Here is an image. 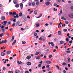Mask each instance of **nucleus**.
Returning <instances> with one entry per match:
<instances>
[{
	"instance_id": "60",
	"label": "nucleus",
	"mask_w": 73,
	"mask_h": 73,
	"mask_svg": "<svg viewBox=\"0 0 73 73\" xmlns=\"http://www.w3.org/2000/svg\"><path fill=\"white\" fill-rule=\"evenodd\" d=\"M68 3H72V1H68Z\"/></svg>"
},
{
	"instance_id": "57",
	"label": "nucleus",
	"mask_w": 73,
	"mask_h": 73,
	"mask_svg": "<svg viewBox=\"0 0 73 73\" xmlns=\"http://www.w3.org/2000/svg\"><path fill=\"white\" fill-rule=\"evenodd\" d=\"M7 23H8V25H9V24H11V22H8Z\"/></svg>"
},
{
	"instance_id": "18",
	"label": "nucleus",
	"mask_w": 73,
	"mask_h": 73,
	"mask_svg": "<svg viewBox=\"0 0 73 73\" xmlns=\"http://www.w3.org/2000/svg\"><path fill=\"white\" fill-rule=\"evenodd\" d=\"M62 20H66V19L64 17H62L61 18Z\"/></svg>"
},
{
	"instance_id": "7",
	"label": "nucleus",
	"mask_w": 73,
	"mask_h": 73,
	"mask_svg": "<svg viewBox=\"0 0 73 73\" xmlns=\"http://www.w3.org/2000/svg\"><path fill=\"white\" fill-rule=\"evenodd\" d=\"M45 4L46 5H49L50 4V2H46L45 3Z\"/></svg>"
},
{
	"instance_id": "5",
	"label": "nucleus",
	"mask_w": 73,
	"mask_h": 73,
	"mask_svg": "<svg viewBox=\"0 0 73 73\" xmlns=\"http://www.w3.org/2000/svg\"><path fill=\"white\" fill-rule=\"evenodd\" d=\"M31 56H27L26 57L27 59L28 60H30L31 59Z\"/></svg>"
},
{
	"instance_id": "53",
	"label": "nucleus",
	"mask_w": 73,
	"mask_h": 73,
	"mask_svg": "<svg viewBox=\"0 0 73 73\" xmlns=\"http://www.w3.org/2000/svg\"><path fill=\"white\" fill-rule=\"evenodd\" d=\"M17 63L18 64V65H20V62L19 60L17 61Z\"/></svg>"
},
{
	"instance_id": "19",
	"label": "nucleus",
	"mask_w": 73,
	"mask_h": 73,
	"mask_svg": "<svg viewBox=\"0 0 73 73\" xmlns=\"http://www.w3.org/2000/svg\"><path fill=\"white\" fill-rule=\"evenodd\" d=\"M67 37H68V38H71V36H69V33L67 34Z\"/></svg>"
},
{
	"instance_id": "24",
	"label": "nucleus",
	"mask_w": 73,
	"mask_h": 73,
	"mask_svg": "<svg viewBox=\"0 0 73 73\" xmlns=\"http://www.w3.org/2000/svg\"><path fill=\"white\" fill-rule=\"evenodd\" d=\"M4 35V33H2L0 34V37H3V36Z\"/></svg>"
},
{
	"instance_id": "54",
	"label": "nucleus",
	"mask_w": 73,
	"mask_h": 73,
	"mask_svg": "<svg viewBox=\"0 0 73 73\" xmlns=\"http://www.w3.org/2000/svg\"><path fill=\"white\" fill-rule=\"evenodd\" d=\"M49 58H51V57H52V55H49Z\"/></svg>"
},
{
	"instance_id": "2",
	"label": "nucleus",
	"mask_w": 73,
	"mask_h": 73,
	"mask_svg": "<svg viewBox=\"0 0 73 73\" xmlns=\"http://www.w3.org/2000/svg\"><path fill=\"white\" fill-rule=\"evenodd\" d=\"M4 43H5V44H6L7 43V40H5L4 41H2L1 42H0V44H4Z\"/></svg>"
},
{
	"instance_id": "58",
	"label": "nucleus",
	"mask_w": 73,
	"mask_h": 73,
	"mask_svg": "<svg viewBox=\"0 0 73 73\" xmlns=\"http://www.w3.org/2000/svg\"><path fill=\"white\" fill-rule=\"evenodd\" d=\"M16 16L17 18H18V17H19V15H18V14H17Z\"/></svg>"
},
{
	"instance_id": "34",
	"label": "nucleus",
	"mask_w": 73,
	"mask_h": 73,
	"mask_svg": "<svg viewBox=\"0 0 73 73\" xmlns=\"http://www.w3.org/2000/svg\"><path fill=\"white\" fill-rule=\"evenodd\" d=\"M38 54H39V52H36L35 54V55H38Z\"/></svg>"
},
{
	"instance_id": "52",
	"label": "nucleus",
	"mask_w": 73,
	"mask_h": 73,
	"mask_svg": "<svg viewBox=\"0 0 73 73\" xmlns=\"http://www.w3.org/2000/svg\"><path fill=\"white\" fill-rule=\"evenodd\" d=\"M72 42H73V41L71 40L70 41H69V43H70V44H72Z\"/></svg>"
},
{
	"instance_id": "59",
	"label": "nucleus",
	"mask_w": 73,
	"mask_h": 73,
	"mask_svg": "<svg viewBox=\"0 0 73 73\" xmlns=\"http://www.w3.org/2000/svg\"><path fill=\"white\" fill-rule=\"evenodd\" d=\"M49 65H47L46 66V68H49Z\"/></svg>"
},
{
	"instance_id": "41",
	"label": "nucleus",
	"mask_w": 73,
	"mask_h": 73,
	"mask_svg": "<svg viewBox=\"0 0 73 73\" xmlns=\"http://www.w3.org/2000/svg\"><path fill=\"white\" fill-rule=\"evenodd\" d=\"M66 40L67 42H68L69 41V38H66Z\"/></svg>"
},
{
	"instance_id": "23",
	"label": "nucleus",
	"mask_w": 73,
	"mask_h": 73,
	"mask_svg": "<svg viewBox=\"0 0 73 73\" xmlns=\"http://www.w3.org/2000/svg\"><path fill=\"white\" fill-rule=\"evenodd\" d=\"M40 3L38 1L36 2V5H38Z\"/></svg>"
},
{
	"instance_id": "28",
	"label": "nucleus",
	"mask_w": 73,
	"mask_h": 73,
	"mask_svg": "<svg viewBox=\"0 0 73 73\" xmlns=\"http://www.w3.org/2000/svg\"><path fill=\"white\" fill-rule=\"evenodd\" d=\"M42 16V14L40 15L39 16L37 17V19H38V18H40V17H41Z\"/></svg>"
},
{
	"instance_id": "17",
	"label": "nucleus",
	"mask_w": 73,
	"mask_h": 73,
	"mask_svg": "<svg viewBox=\"0 0 73 73\" xmlns=\"http://www.w3.org/2000/svg\"><path fill=\"white\" fill-rule=\"evenodd\" d=\"M11 53V51H8L7 52V54H9Z\"/></svg>"
},
{
	"instance_id": "51",
	"label": "nucleus",
	"mask_w": 73,
	"mask_h": 73,
	"mask_svg": "<svg viewBox=\"0 0 73 73\" xmlns=\"http://www.w3.org/2000/svg\"><path fill=\"white\" fill-rule=\"evenodd\" d=\"M22 17H23V19H24V18H25V17H25V15H23Z\"/></svg>"
},
{
	"instance_id": "39",
	"label": "nucleus",
	"mask_w": 73,
	"mask_h": 73,
	"mask_svg": "<svg viewBox=\"0 0 73 73\" xmlns=\"http://www.w3.org/2000/svg\"><path fill=\"white\" fill-rule=\"evenodd\" d=\"M39 25L40 24L39 23H38L37 24H36V27H38Z\"/></svg>"
},
{
	"instance_id": "38",
	"label": "nucleus",
	"mask_w": 73,
	"mask_h": 73,
	"mask_svg": "<svg viewBox=\"0 0 73 73\" xmlns=\"http://www.w3.org/2000/svg\"><path fill=\"white\" fill-rule=\"evenodd\" d=\"M6 69V68H5V67H3V70H5Z\"/></svg>"
},
{
	"instance_id": "15",
	"label": "nucleus",
	"mask_w": 73,
	"mask_h": 73,
	"mask_svg": "<svg viewBox=\"0 0 73 73\" xmlns=\"http://www.w3.org/2000/svg\"><path fill=\"white\" fill-rule=\"evenodd\" d=\"M15 7L16 8H19V4H16V5L15 6Z\"/></svg>"
},
{
	"instance_id": "49",
	"label": "nucleus",
	"mask_w": 73,
	"mask_h": 73,
	"mask_svg": "<svg viewBox=\"0 0 73 73\" xmlns=\"http://www.w3.org/2000/svg\"><path fill=\"white\" fill-rule=\"evenodd\" d=\"M39 40L41 41V40H42V37H40L39 38Z\"/></svg>"
},
{
	"instance_id": "43",
	"label": "nucleus",
	"mask_w": 73,
	"mask_h": 73,
	"mask_svg": "<svg viewBox=\"0 0 73 73\" xmlns=\"http://www.w3.org/2000/svg\"><path fill=\"white\" fill-rule=\"evenodd\" d=\"M65 23L66 24H69V22L67 21H65Z\"/></svg>"
},
{
	"instance_id": "64",
	"label": "nucleus",
	"mask_w": 73,
	"mask_h": 73,
	"mask_svg": "<svg viewBox=\"0 0 73 73\" xmlns=\"http://www.w3.org/2000/svg\"><path fill=\"white\" fill-rule=\"evenodd\" d=\"M70 9H73V6H71L70 7Z\"/></svg>"
},
{
	"instance_id": "27",
	"label": "nucleus",
	"mask_w": 73,
	"mask_h": 73,
	"mask_svg": "<svg viewBox=\"0 0 73 73\" xmlns=\"http://www.w3.org/2000/svg\"><path fill=\"white\" fill-rule=\"evenodd\" d=\"M62 10H61L60 11V13H59L60 15H61L62 14Z\"/></svg>"
},
{
	"instance_id": "22",
	"label": "nucleus",
	"mask_w": 73,
	"mask_h": 73,
	"mask_svg": "<svg viewBox=\"0 0 73 73\" xmlns=\"http://www.w3.org/2000/svg\"><path fill=\"white\" fill-rule=\"evenodd\" d=\"M22 13H20L19 14V16L20 17L22 16Z\"/></svg>"
},
{
	"instance_id": "48",
	"label": "nucleus",
	"mask_w": 73,
	"mask_h": 73,
	"mask_svg": "<svg viewBox=\"0 0 73 73\" xmlns=\"http://www.w3.org/2000/svg\"><path fill=\"white\" fill-rule=\"evenodd\" d=\"M12 14V12H9V15H11Z\"/></svg>"
},
{
	"instance_id": "61",
	"label": "nucleus",
	"mask_w": 73,
	"mask_h": 73,
	"mask_svg": "<svg viewBox=\"0 0 73 73\" xmlns=\"http://www.w3.org/2000/svg\"><path fill=\"white\" fill-rule=\"evenodd\" d=\"M68 68H70V64H68Z\"/></svg>"
},
{
	"instance_id": "9",
	"label": "nucleus",
	"mask_w": 73,
	"mask_h": 73,
	"mask_svg": "<svg viewBox=\"0 0 73 73\" xmlns=\"http://www.w3.org/2000/svg\"><path fill=\"white\" fill-rule=\"evenodd\" d=\"M20 7L21 9H23V4L22 3H21Z\"/></svg>"
},
{
	"instance_id": "21",
	"label": "nucleus",
	"mask_w": 73,
	"mask_h": 73,
	"mask_svg": "<svg viewBox=\"0 0 73 73\" xmlns=\"http://www.w3.org/2000/svg\"><path fill=\"white\" fill-rule=\"evenodd\" d=\"M19 71L18 70H16L15 71V73H19Z\"/></svg>"
},
{
	"instance_id": "32",
	"label": "nucleus",
	"mask_w": 73,
	"mask_h": 73,
	"mask_svg": "<svg viewBox=\"0 0 73 73\" xmlns=\"http://www.w3.org/2000/svg\"><path fill=\"white\" fill-rule=\"evenodd\" d=\"M66 52L67 53H70V51L69 50H68V51H66Z\"/></svg>"
},
{
	"instance_id": "8",
	"label": "nucleus",
	"mask_w": 73,
	"mask_h": 73,
	"mask_svg": "<svg viewBox=\"0 0 73 73\" xmlns=\"http://www.w3.org/2000/svg\"><path fill=\"white\" fill-rule=\"evenodd\" d=\"M16 14H17L16 12H13L12 13V15L13 16H15V15H16Z\"/></svg>"
},
{
	"instance_id": "25",
	"label": "nucleus",
	"mask_w": 73,
	"mask_h": 73,
	"mask_svg": "<svg viewBox=\"0 0 73 73\" xmlns=\"http://www.w3.org/2000/svg\"><path fill=\"white\" fill-rule=\"evenodd\" d=\"M67 65V64H66V63H65V62L63 63L62 64V65L64 66H65V65Z\"/></svg>"
},
{
	"instance_id": "46",
	"label": "nucleus",
	"mask_w": 73,
	"mask_h": 73,
	"mask_svg": "<svg viewBox=\"0 0 73 73\" xmlns=\"http://www.w3.org/2000/svg\"><path fill=\"white\" fill-rule=\"evenodd\" d=\"M8 73H13V71H9L8 72Z\"/></svg>"
},
{
	"instance_id": "30",
	"label": "nucleus",
	"mask_w": 73,
	"mask_h": 73,
	"mask_svg": "<svg viewBox=\"0 0 73 73\" xmlns=\"http://www.w3.org/2000/svg\"><path fill=\"white\" fill-rule=\"evenodd\" d=\"M22 43L23 44H25L26 42L25 41H22Z\"/></svg>"
},
{
	"instance_id": "11",
	"label": "nucleus",
	"mask_w": 73,
	"mask_h": 73,
	"mask_svg": "<svg viewBox=\"0 0 73 73\" xmlns=\"http://www.w3.org/2000/svg\"><path fill=\"white\" fill-rule=\"evenodd\" d=\"M27 64L28 66H29V65H31L32 64V63L31 62H28L27 63Z\"/></svg>"
},
{
	"instance_id": "6",
	"label": "nucleus",
	"mask_w": 73,
	"mask_h": 73,
	"mask_svg": "<svg viewBox=\"0 0 73 73\" xmlns=\"http://www.w3.org/2000/svg\"><path fill=\"white\" fill-rule=\"evenodd\" d=\"M14 38H15V36H12V39L10 40V42H12V41H13Z\"/></svg>"
},
{
	"instance_id": "33",
	"label": "nucleus",
	"mask_w": 73,
	"mask_h": 73,
	"mask_svg": "<svg viewBox=\"0 0 73 73\" xmlns=\"http://www.w3.org/2000/svg\"><path fill=\"white\" fill-rule=\"evenodd\" d=\"M32 5L33 6H35V2H33L32 3Z\"/></svg>"
},
{
	"instance_id": "55",
	"label": "nucleus",
	"mask_w": 73,
	"mask_h": 73,
	"mask_svg": "<svg viewBox=\"0 0 73 73\" xmlns=\"http://www.w3.org/2000/svg\"><path fill=\"white\" fill-rule=\"evenodd\" d=\"M1 28H2V29H4V26L3 25H2L1 27Z\"/></svg>"
},
{
	"instance_id": "29",
	"label": "nucleus",
	"mask_w": 73,
	"mask_h": 73,
	"mask_svg": "<svg viewBox=\"0 0 73 73\" xmlns=\"http://www.w3.org/2000/svg\"><path fill=\"white\" fill-rule=\"evenodd\" d=\"M58 35H60L61 34V32L60 31H59L58 32Z\"/></svg>"
},
{
	"instance_id": "63",
	"label": "nucleus",
	"mask_w": 73,
	"mask_h": 73,
	"mask_svg": "<svg viewBox=\"0 0 73 73\" xmlns=\"http://www.w3.org/2000/svg\"><path fill=\"white\" fill-rule=\"evenodd\" d=\"M39 63L41 64H42V60H41L40 62H39Z\"/></svg>"
},
{
	"instance_id": "20",
	"label": "nucleus",
	"mask_w": 73,
	"mask_h": 73,
	"mask_svg": "<svg viewBox=\"0 0 73 73\" xmlns=\"http://www.w3.org/2000/svg\"><path fill=\"white\" fill-rule=\"evenodd\" d=\"M60 44H64V42L62 40L60 42Z\"/></svg>"
},
{
	"instance_id": "36",
	"label": "nucleus",
	"mask_w": 73,
	"mask_h": 73,
	"mask_svg": "<svg viewBox=\"0 0 73 73\" xmlns=\"http://www.w3.org/2000/svg\"><path fill=\"white\" fill-rule=\"evenodd\" d=\"M36 60H39V59H40V57L37 56L36 58Z\"/></svg>"
},
{
	"instance_id": "35",
	"label": "nucleus",
	"mask_w": 73,
	"mask_h": 73,
	"mask_svg": "<svg viewBox=\"0 0 73 73\" xmlns=\"http://www.w3.org/2000/svg\"><path fill=\"white\" fill-rule=\"evenodd\" d=\"M3 23H4L5 24H6L7 23V21H4L3 22Z\"/></svg>"
},
{
	"instance_id": "45",
	"label": "nucleus",
	"mask_w": 73,
	"mask_h": 73,
	"mask_svg": "<svg viewBox=\"0 0 73 73\" xmlns=\"http://www.w3.org/2000/svg\"><path fill=\"white\" fill-rule=\"evenodd\" d=\"M38 67H41V64H39L38 65Z\"/></svg>"
},
{
	"instance_id": "12",
	"label": "nucleus",
	"mask_w": 73,
	"mask_h": 73,
	"mask_svg": "<svg viewBox=\"0 0 73 73\" xmlns=\"http://www.w3.org/2000/svg\"><path fill=\"white\" fill-rule=\"evenodd\" d=\"M1 20H5V17L4 16H3L1 17Z\"/></svg>"
},
{
	"instance_id": "62",
	"label": "nucleus",
	"mask_w": 73,
	"mask_h": 73,
	"mask_svg": "<svg viewBox=\"0 0 73 73\" xmlns=\"http://www.w3.org/2000/svg\"><path fill=\"white\" fill-rule=\"evenodd\" d=\"M12 26L13 27H15V23L13 24L12 25Z\"/></svg>"
},
{
	"instance_id": "13",
	"label": "nucleus",
	"mask_w": 73,
	"mask_h": 73,
	"mask_svg": "<svg viewBox=\"0 0 73 73\" xmlns=\"http://www.w3.org/2000/svg\"><path fill=\"white\" fill-rule=\"evenodd\" d=\"M50 44H51L52 47H54V44L53 43V42H51Z\"/></svg>"
},
{
	"instance_id": "4",
	"label": "nucleus",
	"mask_w": 73,
	"mask_h": 73,
	"mask_svg": "<svg viewBox=\"0 0 73 73\" xmlns=\"http://www.w3.org/2000/svg\"><path fill=\"white\" fill-rule=\"evenodd\" d=\"M51 62L50 61H46L45 62V63L49 65V64H50L51 63Z\"/></svg>"
},
{
	"instance_id": "37",
	"label": "nucleus",
	"mask_w": 73,
	"mask_h": 73,
	"mask_svg": "<svg viewBox=\"0 0 73 73\" xmlns=\"http://www.w3.org/2000/svg\"><path fill=\"white\" fill-rule=\"evenodd\" d=\"M5 29H3L2 31V32H5Z\"/></svg>"
},
{
	"instance_id": "56",
	"label": "nucleus",
	"mask_w": 73,
	"mask_h": 73,
	"mask_svg": "<svg viewBox=\"0 0 73 73\" xmlns=\"http://www.w3.org/2000/svg\"><path fill=\"white\" fill-rule=\"evenodd\" d=\"M57 11V9H56V8H54V11Z\"/></svg>"
},
{
	"instance_id": "47",
	"label": "nucleus",
	"mask_w": 73,
	"mask_h": 73,
	"mask_svg": "<svg viewBox=\"0 0 73 73\" xmlns=\"http://www.w3.org/2000/svg\"><path fill=\"white\" fill-rule=\"evenodd\" d=\"M23 19H24V20H25V21H27V18H26V17L25 18H24Z\"/></svg>"
},
{
	"instance_id": "44",
	"label": "nucleus",
	"mask_w": 73,
	"mask_h": 73,
	"mask_svg": "<svg viewBox=\"0 0 73 73\" xmlns=\"http://www.w3.org/2000/svg\"><path fill=\"white\" fill-rule=\"evenodd\" d=\"M63 31L64 32H66L67 31V29H65L63 30Z\"/></svg>"
},
{
	"instance_id": "14",
	"label": "nucleus",
	"mask_w": 73,
	"mask_h": 73,
	"mask_svg": "<svg viewBox=\"0 0 73 73\" xmlns=\"http://www.w3.org/2000/svg\"><path fill=\"white\" fill-rule=\"evenodd\" d=\"M1 55L2 56H5V53L3 52H1Z\"/></svg>"
},
{
	"instance_id": "42",
	"label": "nucleus",
	"mask_w": 73,
	"mask_h": 73,
	"mask_svg": "<svg viewBox=\"0 0 73 73\" xmlns=\"http://www.w3.org/2000/svg\"><path fill=\"white\" fill-rule=\"evenodd\" d=\"M44 68H45V66H43L42 67V69H44Z\"/></svg>"
},
{
	"instance_id": "26",
	"label": "nucleus",
	"mask_w": 73,
	"mask_h": 73,
	"mask_svg": "<svg viewBox=\"0 0 73 73\" xmlns=\"http://www.w3.org/2000/svg\"><path fill=\"white\" fill-rule=\"evenodd\" d=\"M34 14L36 15H37V11L36 10L34 12Z\"/></svg>"
},
{
	"instance_id": "31",
	"label": "nucleus",
	"mask_w": 73,
	"mask_h": 73,
	"mask_svg": "<svg viewBox=\"0 0 73 73\" xmlns=\"http://www.w3.org/2000/svg\"><path fill=\"white\" fill-rule=\"evenodd\" d=\"M55 66H56V67L57 68V69H58V70L60 69V67L56 65Z\"/></svg>"
},
{
	"instance_id": "16",
	"label": "nucleus",
	"mask_w": 73,
	"mask_h": 73,
	"mask_svg": "<svg viewBox=\"0 0 73 73\" xmlns=\"http://www.w3.org/2000/svg\"><path fill=\"white\" fill-rule=\"evenodd\" d=\"M17 1L16 0H14L13 3L15 4H17Z\"/></svg>"
},
{
	"instance_id": "50",
	"label": "nucleus",
	"mask_w": 73,
	"mask_h": 73,
	"mask_svg": "<svg viewBox=\"0 0 73 73\" xmlns=\"http://www.w3.org/2000/svg\"><path fill=\"white\" fill-rule=\"evenodd\" d=\"M68 62H70V58H68Z\"/></svg>"
},
{
	"instance_id": "1",
	"label": "nucleus",
	"mask_w": 73,
	"mask_h": 73,
	"mask_svg": "<svg viewBox=\"0 0 73 73\" xmlns=\"http://www.w3.org/2000/svg\"><path fill=\"white\" fill-rule=\"evenodd\" d=\"M68 16L70 17L71 19H73V13L72 14H69L68 15Z\"/></svg>"
},
{
	"instance_id": "10",
	"label": "nucleus",
	"mask_w": 73,
	"mask_h": 73,
	"mask_svg": "<svg viewBox=\"0 0 73 73\" xmlns=\"http://www.w3.org/2000/svg\"><path fill=\"white\" fill-rule=\"evenodd\" d=\"M16 40H15L12 43V45H14L15 44H16Z\"/></svg>"
},
{
	"instance_id": "3",
	"label": "nucleus",
	"mask_w": 73,
	"mask_h": 73,
	"mask_svg": "<svg viewBox=\"0 0 73 73\" xmlns=\"http://www.w3.org/2000/svg\"><path fill=\"white\" fill-rule=\"evenodd\" d=\"M20 22L19 21H17L15 24L16 26H17V25H19L20 24Z\"/></svg>"
},
{
	"instance_id": "40",
	"label": "nucleus",
	"mask_w": 73,
	"mask_h": 73,
	"mask_svg": "<svg viewBox=\"0 0 73 73\" xmlns=\"http://www.w3.org/2000/svg\"><path fill=\"white\" fill-rule=\"evenodd\" d=\"M37 33H34V36H37Z\"/></svg>"
}]
</instances>
